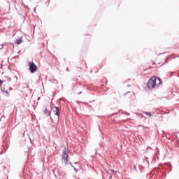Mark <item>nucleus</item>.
I'll return each instance as SVG.
<instances>
[{
  "mask_svg": "<svg viewBox=\"0 0 179 179\" xmlns=\"http://www.w3.org/2000/svg\"><path fill=\"white\" fill-rule=\"evenodd\" d=\"M85 64L86 68H87V64H86V62H85Z\"/></svg>",
  "mask_w": 179,
  "mask_h": 179,
  "instance_id": "nucleus-23",
  "label": "nucleus"
},
{
  "mask_svg": "<svg viewBox=\"0 0 179 179\" xmlns=\"http://www.w3.org/2000/svg\"><path fill=\"white\" fill-rule=\"evenodd\" d=\"M165 62H169V57H166V58Z\"/></svg>",
  "mask_w": 179,
  "mask_h": 179,
  "instance_id": "nucleus-19",
  "label": "nucleus"
},
{
  "mask_svg": "<svg viewBox=\"0 0 179 179\" xmlns=\"http://www.w3.org/2000/svg\"><path fill=\"white\" fill-rule=\"evenodd\" d=\"M43 114H45V115H46V117H50L52 122H54V119H52V117H51V110L49 111L48 109L47 108H45L43 111Z\"/></svg>",
  "mask_w": 179,
  "mask_h": 179,
  "instance_id": "nucleus-3",
  "label": "nucleus"
},
{
  "mask_svg": "<svg viewBox=\"0 0 179 179\" xmlns=\"http://www.w3.org/2000/svg\"><path fill=\"white\" fill-rule=\"evenodd\" d=\"M40 99H41V98H40V97H38V100H40Z\"/></svg>",
  "mask_w": 179,
  "mask_h": 179,
  "instance_id": "nucleus-33",
  "label": "nucleus"
},
{
  "mask_svg": "<svg viewBox=\"0 0 179 179\" xmlns=\"http://www.w3.org/2000/svg\"><path fill=\"white\" fill-rule=\"evenodd\" d=\"M10 90H13V88H12V87H10Z\"/></svg>",
  "mask_w": 179,
  "mask_h": 179,
  "instance_id": "nucleus-30",
  "label": "nucleus"
},
{
  "mask_svg": "<svg viewBox=\"0 0 179 179\" xmlns=\"http://www.w3.org/2000/svg\"><path fill=\"white\" fill-rule=\"evenodd\" d=\"M95 152H96V155H97V152H99V148H96L95 149Z\"/></svg>",
  "mask_w": 179,
  "mask_h": 179,
  "instance_id": "nucleus-16",
  "label": "nucleus"
},
{
  "mask_svg": "<svg viewBox=\"0 0 179 179\" xmlns=\"http://www.w3.org/2000/svg\"><path fill=\"white\" fill-rule=\"evenodd\" d=\"M69 69L67 68V71H69Z\"/></svg>",
  "mask_w": 179,
  "mask_h": 179,
  "instance_id": "nucleus-37",
  "label": "nucleus"
},
{
  "mask_svg": "<svg viewBox=\"0 0 179 179\" xmlns=\"http://www.w3.org/2000/svg\"><path fill=\"white\" fill-rule=\"evenodd\" d=\"M92 101H90L89 103H92Z\"/></svg>",
  "mask_w": 179,
  "mask_h": 179,
  "instance_id": "nucleus-34",
  "label": "nucleus"
},
{
  "mask_svg": "<svg viewBox=\"0 0 179 179\" xmlns=\"http://www.w3.org/2000/svg\"><path fill=\"white\" fill-rule=\"evenodd\" d=\"M63 160H64L65 166H67V164H69V159L68 158L64 159Z\"/></svg>",
  "mask_w": 179,
  "mask_h": 179,
  "instance_id": "nucleus-8",
  "label": "nucleus"
},
{
  "mask_svg": "<svg viewBox=\"0 0 179 179\" xmlns=\"http://www.w3.org/2000/svg\"><path fill=\"white\" fill-rule=\"evenodd\" d=\"M167 166L169 169V171H168V173H170V171H171V170H173V167L171 166V164H168Z\"/></svg>",
  "mask_w": 179,
  "mask_h": 179,
  "instance_id": "nucleus-10",
  "label": "nucleus"
},
{
  "mask_svg": "<svg viewBox=\"0 0 179 179\" xmlns=\"http://www.w3.org/2000/svg\"><path fill=\"white\" fill-rule=\"evenodd\" d=\"M163 54H164V53H161V54H159V55H163Z\"/></svg>",
  "mask_w": 179,
  "mask_h": 179,
  "instance_id": "nucleus-28",
  "label": "nucleus"
},
{
  "mask_svg": "<svg viewBox=\"0 0 179 179\" xmlns=\"http://www.w3.org/2000/svg\"><path fill=\"white\" fill-rule=\"evenodd\" d=\"M3 83V81L0 79V87H2Z\"/></svg>",
  "mask_w": 179,
  "mask_h": 179,
  "instance_id": "nucleus-14",
  "label": "nucleus"
},
{
  "mask_svg": "<svg viewBox=\"0 0 179 179\" xmlns=\"http://www.w3.org/2000/svg\"><path fill=\"white\" fill-rule=\"evenodd\" d=\"M69 164H70V166H71V167H73V165L72 164V162H69Z\"/></svg>",
  "mask_w": 179,
  "mask_h": 179,
  "instance_id": "nucleus-18",
  "label": "nucleus"
},
{
  "mask_svg": "<svg viewBox=\"0 0 179 179\" xmlns=\"http://www.w3.org/2000/svg\"><path fill=\"white\" fill-rule=\"evenodd\" d=\"M162 132H163V134H166V132H164V131H163Z\"/></svg>",
  "mask_w": 179,
  "mask_h": 179,
  "instance_id": "nucleus-32",
  "label": "nucleus"
},
{
  "mask_svg": "<svg viewBox=\"0 0 179 179\" xmlns=\"http://www.w3.org/2000/svg\"><path fill=\"white\" fill-rule=\"evenodd\" d=\"M115 114H117V113H113L112 115H115Z\"/></svg>",
  "mask_w": 179,
  "mask_h": 179,
  "instance_id": "nucleus-31",
  "label": "nucleus"
},
{
  "mask_svg": "<svg viewBox=\"0 0 179 179\" xmlns=\"http://www.w3.org/2000/svg\"><path fill=\"white\" fill-rule=\"evenodd\" d=\"M157 80H159V83L157 85V87H159V86H160L162 85V83H163V81L162 80V78H160L159 77H157Z\"/></svg>",
  "mask_w": 179,
  "mask_h": 179,
  "instance_id": "nucleus-7",
  "label": "nucleus"
},
{
  "mask_svg": "<svg viewBox=\"0 0 179 179\" xmlns=\"http://www.w3.org/2000/svg\"><path fill=\"white\" fill-rule=\"evenodd\" d=\"M128 93H130V92H126V93H125V94H128Z\"/></svg>",
  "mask_w": 179,
  "mask_h": 179,
  "instance_id": "nucleus-26",
  "label": "nucleus"
},
{
  "mask_svg": "<svg viewBox=\"0 0 179 179\" xmlns=\"http://www.w3.org/2000/svg\"><path fill=\"white\" fill-rule=\"evenodd\" d=\"M1 92H2L3 93H6L8 96H9V92H8V90H6V91H5V90H3L1 89Z\"/></svg>",
  "mask_w": 179,
  "mask_h": 179,
  "instance_id": "nucleus-13",
  "label": "nucleus"
},
{
  "mask_svg": "<svg viewBox=\"0 0 179 179\" xmlns=\"http://www.w3.org/2000/svg\"><path fill=\"white\" fill-rule=\"evenodd\" d=\"M134 170H136V171H138V169H136V165L134 166Z\"/></svg>",
  "mask_w": 179,
  "mask_h": 179,
  "instance_id": "nucleus-17",
  "label": "nucleus"
},
{
  "mask_svg": "<svg viewBox=\"0 0 179 179\" xmlns=\"http://www.w3.org/2000/svg\"><path fill=\"white\" fill-rule=\"evenodd\" d=\"M28 66L30 73H36V72H37L38 67L37 65L34 64V62H29Z\"/></svg>",
  "mask_w": 179,
  "mask_h": 179,
  "instance_id": "nucleus-2",
  "label": "nucleus"
},
{
  "mask_svg": "<svg viewBox=\"0 0 179 179\" xmlns=\"http://www.w3.org/2000/svg\"><path fill=\"white\" fill-rule=\"evenodd\" d=\"M109 171H110V173H113V174H114L115 176V174H117V171H114V169H110L109 170Z\"/></svg>",
  "mask_w": 179,
  "mask_h": 179,
  "instance_id": "nucleus-12",
  "label": "nucleus"
},
{
  "mask_svg": "<svg viewBox=\"0 0 179 179\" xmlns=\"http://www.w3.org/2000/svg\"><path fill=\"white\" fill-rule=\"evenodd\" d=\"M111 178H113V175H110L109 177V179H111Z\"/></svg>",
  "mask_w": 179,
  "mask_h": 179,
  "instance_id": "nucleus-22",
  "label": "nucleus"
},
{
  "mask_svg": "<svg viewBox=\"0 0 179 179\" xmlns=\"http://www.w3.org/2000/svg\"><path fill=\"white\" fill-rule=\"evenodd\" d=\"M62 159H69V153H68V151L66 150V148H64L63 152L62 154Z\"/></svg>",
  "mask_w": 179,
  "mask_h": 179,
  "instance_id": "nucleus-5",
  "label": "nucleus"
},
{
  "mask_svg": "<svg viewBox=\"0 0 179 179\" xmlns=\"http://www.w3.org/2000/svg\"><path fill=\"white\" fill-rule=\"evenodd\" d=\"M72 168L73 169L74 171H76V173H78V171H79L78 170V169L75 168V166H73V167H72Z\"/></svg>",
  "mask_w": 179,
  "mask_h": 179,
  "instance_id": "nucleus-15",
  "label": "nucleus"
},
{
  "mask_svg": "<svg viewBox=\"0 0 179 179\" xmlns=\"http://www.w3.org/2000/svg\"><path fill=\"white\" fill-rule=\"evenodd\" d=\"M145 115H148V117H152V113L150 112H144Z\"/></svg>",
  "mask_w": 179,
  "mask_h": 179,
  "instance_id": "nucleus-9",
  "label": "nucleus"
},
{
  "mask_svg": "<svg viewBox=\"0 0 179 179\" xmlns=\"http://www.w3.org/2000/svg\"><path fill=\"white\" fill-rule=\"evenodd\" d=\"M78 164V162H74V164Z\"/></svg>",
  "mask_w": 179,
  "mask_h": 179,
  "instance_id": "nucleus-27",
  "label": "nucleus"
},
{
  "mask_svg": "<svg viewBox=\"0 0 179 179\" xmlns=\"http://www.w3.org/2000/svg\"><path fill=\"white\" fill-rule=\"evenodd\" d=\"M22 37H20V38L17 39L15 42V44H17V45H19L20 44H22V43H23V39H22Z\"/></svg>",
  "mask_w": 179,
  "mask_h": 179,
  "instance_id": "nucleus-6",
  "label": "nucleus"
},
{
  "mask_svg": "<svg viewBox=\"0 0 179 179\" xmlns=\"http://www.w3.org/2000/svg\"><path fill=\"white\" fill-rule=\"evenodd\" d=\"M155 64H156V62H154V63H153V65H155Z\"/></svg>",
  "mask_w": 179,
  "mask_h": 179,
  "instance_id": "nucleus-29",
  "label": "nucleus"
},
{
  "mask_svg": "<svg viewBox=\"0 0 179 179\" xmlns=\"http://www.w3.org/2000/svg\"><path fill=\"white\" fill-rule=\"evenodd\" d=\"M3 169H6V167L3 166Z\"/></svg>",
  "mask_w": 179,
  "mask_h": 179,
  "instance_id": "nucleus-35",
  "label": "nucleus"
},
{
  "mask_svg": "<svg viewBox=\"0 0 179 179\" xmlns=\"http://www.w3.org/2000/svg\"><path fill=\"white\" fill-rule=\"evenodd\" d=\"M2 66H3V65L1 64V68H2Z\"/></svg>",
  "mask_w": 179,
  "mask_h": 179,
  "instance_id": "nucleus-36",
  "label": "nucleus"
},
{
  "mask_svg": "<svg viewBox=\"0 0 179 179\" xmlns=\"http://www.w3.org/2000/svg\"><path fill=\"white\" fill-rule=\"evenodd\" d=\"M99 145L100 146V148H103V145H101V143H99Z\"/></svg>",
  "mask_w": 179,
  "mask_h": 179,
  "instance_id": "nucleus-20",
  "label": "nucleus"
},
{
  "mask_svg": "<svg viewBox=\"0 0 179 179\" xmlns=\"http://www.w3.org/2000/svg\"><path fill=\"white\" fill-rule=\"evenodd\" d=\"M157 78L156 76L151 77L147 83V87L148 89H155L157 84L156 83Z\"/></svg>",
  "mask_w": 179,
  "mask_h": 179,
  "instance_id": "nucleus-1",
  "label": "nucleus"
},
{
  "mask_svg": "<svg viewBox=\"0 0 179 179\" xmlns=\"http://www.w3.org/2000/svg\"><path fill=\"white\" fill-rule=\"evenodd\" d=\"M52 111H53L54 115H56L57 117H58V120H59V107H57V106L53 107Z\"/></svg>",
  "mask_w": 179,
  "mask_h": 179,
  "instance_id": "nucleus-4",
  "label": "nucleus"
},
{
  "mask_svg": "<svg viewBox=\"0 0 179 179\" xmlns=\"http://www.w3.org/2000/svg\"><path fill=\"white\" fill-rule=\"evenodd\" d=\"M145 162H147L148 164H149V161H148V159L146 158Z\"/></svg>",
  "mask_w": 179,
  "mask_h": 179,
  "instance_id": "nucleus-21",
  "label": "nucleus"
},
{
  "mask_svg": "<svg viewBox=\"0 0 179 179\" xmlns=\"http://www.w3.org/2000/svg\"><path fill=\"white\" fill-rule=\"evenodd\" d=\"M127 87H131V85H127Z\"/></svg>",
  "mask_w": 179,
  "mask_h": 179,
  "instance_id": "nucleus-25",
  "label": "nucleus"
},
{
  "mask_svg": "<svg viewBox=\"0 0 179 179\" xmlns=\"http://www.w3.org/2000/svg\"><path fill=\"white\" fill-rule=\"evenodd\" d=\"M122 111V114H125V115H131V114L128 112H124V110H121Z\"/></svg>",
  "mask_w": 179,
  "mask_h": 179,
  "instance_id": "nucleus-11",
  "label": "nucleus"
},
{
  "mask_svg": "<svg viewBox=\"0 0 179 179\" xmlns=\"http://www.w3.org/2000/svg\"><path fill=\"white\" fill-rule=\"evenodd\" d=\"M83 92L80 91L78 94H82Z\"/></svg>",
  "mask_w": 179,
  "mask_h": 179,
  "instance_id": "nucleus-24",
  "label": "nucleus"
}]
</instances>
